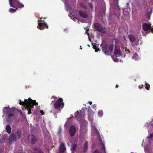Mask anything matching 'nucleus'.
<instances>
[{
    "label": "nucleus",
    "mask_w": 153,
    "mask_h": 153,
    "mask_svg": "<svg viewBox=\"0 0 153 153\" xmlns=\"http://www.w3.org/2000/svg\"><path fill=\"white\" fill-rule=\"evenodd\" d=\"M64 103L62 98L59 99L54 105V109L51 110L50 112L53 113L55 116L56 113H58L61 112L62 109L64 107Z\"/></svg>",
    "instance_id": "obj_1"
},
{
    "label": "nucleus",
    "mask_w": 153,
    "mask_h": 153,
    "mask_svg": "<svg viewBox=\"0 0 153 153\" xmlns=\"http://www.w3.org/2000/svg\"><path fill=\"white\" fill-rule=\"evenodd\" d=\"M9 1L10 7L16 8V9L10 8L9 9V11L10 13L16 12L17 7L21 8L23 7L24 6V5L20 3L19 0H9Z\"/></svg>",
    "instance_id": "obj_2"
},
{
    "label": "nucleus",
    "mask_w": 153,
    "mask_h": 153,
    "mask_svg": "<svg viewBox=\"0 0 153 153\" xmlns=\"http://www.w3.org/2000/svg\"><path fill=\"white\" fill-rule=\"evenodd\" d=\"M33 101L35 102L36 103V100H32L30 98H29L28 100L25 99L24 102L21 101L19 104L21 105H24L25 107V106L26 107H31V104H32Z\"/></svg>",
    "instance_id": "obj_3"
},
{
    "label": "nucleus",
    "mask_w": 153,
    "mask_h": 153,
    "mask_svg": "<svg viewBox=\"0 0 153 153\" xmlns=\"http://www.w3.org/2000/svg\"><path fill=\"white\" fill-rule=\"evenodd\" d=\"M40 19H42V18H40ZM44 22V20H38V25L37 26L38 28L41 30H43L45 28H48V27L47 24L45 22Z\"/></svg>",
    "instance_id": "obj_4"
},
{
    "label": "nucleus",
    "mask_w": 153,
    "mask_h": 153,
    "mask_svg": "<svg viewBox=\"0 0 153 153\" xmlns=\"http://www.w3.org/2000/svg\"><path fill=\"white\" fill-rule=\"evenodd\" d=\"M15 108L13 107L12 108L8 107H4L3 108V112L4 114H7L9 113L13 112Z\"/></svg>",
    "instance_id": "obj_5"
},
{
    "label": "nucleus",
    "mask_w": 153,
    "mask_h": 153,
    "mask_svg": "<svg viewBox=\"0 0 153 153\" xmlns=\"http://www.w3.org/2000/svg\"><path fill=\"white\" fill-rule=\"evenodd\" d=\"M77 113L75 116L76 118L78 121H80L85 117V112L80 111L79 112L78 111Z\"/></svg>",
    "instance_id": "obj_6"
},
{
    "label": "nucleus",
    "mask_w": 153,
    "mask_h": 153,
    "mask_svg": "<svg viewBox=\"0 0 153 153\" xmlns=\"http://www.w3.org/2000/svg\"><path fill=\"white\" fill-rule=\"evenodd\" d=\"M28 138L29 141H30L31 143L32 144H35L36 141V137L33 135H29Z\"/></svg>",
    "instance_id": "obj_7"
},
{
    "label": "nucleus",
    "mask_w": 153,
    "mask_h": 153,
    "mask_svg": "<svg viewBox=\"0 0 153 153\" xmlns=\"http://www.w3.org/2000/svg\"><path fill=\"white\" fill-rule=\"evenodd\" d=\"M76 131V128L74 126H71L69 129V132L70 135L73 137L75 134Z\"/></svg>",
    "instance_id": "obj_8"
},
{
    "label": "nucleus",
    "mask_w": 153,
    "mask_h": 153,
    "mask_svg": "<svg viewBox=\"0 0 153 153\" xmlns=\"http://www.w3.org/2000/svg\"><path fill=\"white\" fill-rule=\"evenodd\" d=\"M100 46L102 47V51L104 52V53L106 55H108L109 53L108 50V46L106 45L103 46L101 44Z\"/></svg>",
    "instance_id": "obj_9"
},
{
    "label": "nucleus",
    "mask_w": 153,
    "mask_h": 153,
    "mask_svg": "<svg viewBox=\"0 0 153 153\" xmlns=\"http://www.w3.org/2000/svg\"><path fill=\"white\" fill-rule=\"evenodd\" d=\"M32 104H31V107H26V108H27L28 110V114H30L31 113V111H33L32 108L34 107V105H37L38 103L37 102H36L35 103L34 101L32 102Z\"/></svg>",
    "instance_id": "obj_10"
},
{
    "label": "nucleus",
    "mask_w": 153,
    "mask_h": 153,
    "mask_svg": "<svg viewBox=\"0 0 153 153\" xmlns=\"http://www.w3.org/2000/svg\"><path fill=\"white\" fill-rule=\"evenodd\" d=\"M59 150L60 153H63L66 150V148L64 143H61L59 146Z\"/></svg>",
    "instance_id": "obj_11"
},
{
    "label": "nucleus",
    "mask_w": 153,
    "mask_h": 153,
    "mask_svg": "<svg viewBox=\"0 0 153 153\" xmlns=\"http://www.w3.org/2000/svg\"><path fill=\"white\" fill-rule=\"evenodd\" d=\"M143 28L145 31H147L149 30L150 27V25L146 23H144L143 24Z\"/></svg>",
    "instance_id": "obj_12"
},
{
    "label": "nucleus",
    "mask_w": 153,
    "mask_h": 153,
    "mask_svg": "<svg viewBox=\"0 0 153 153\" xmlns=\"http://www.w3.org/2000/svg\"><path fill=\"white\" fill-rule=\"evenodd\" d=\"M94 26L95 28L97 31L100 32L101 31L102 28L101 25L100 24L97 23H96L95 24Z\"/></svg>",
    "instance_id": "obj_13"
},
{
    "label": "nucleus",
    "mask_w": 153,
    "mask_h": 153,
    "mask_svg": "<svg viewBox=\"0 0 153 153\" xmlns=\"http://www.w3.org/2000/svg\"><path fill=\"white\" fill-rule=\"evenodd\" d=\"M114 55H116L117 56H120L121 54V52L119 49H117L116 46H115V49L114 52Z\"/></svg>",
    "instance_id": "obj_14"
},
{
    "label": "nucleus",
    "mask_w": 153,
    "mask_h": 153,
    "mask_svg": "<svg viewBox=\"0 0 153 153\" xmlns=\"http://www.w3.org/2000/svg\"><path fill=\"white\" fill-rule=\"evenodd\" d=\"M78 13L79 16L82 18H86L88 17L87 14L82 11H79Z\"/></svg>",
    "instance_id": "obj_15"
},
{
    "label": "nucleus",
    "mask_w": 153,
    "mask_h": 153,
    "mask_svg": "<svg viewBox=\"0 0 153 153\" xmlns=\"http://www.w3.org/2000/svg\"><path fill=\"white\" fill-rule=\"evenodd\" d=\"M128 38L129 40L131 42H133L136 40V38L135 37L132 35H130L128 36Z\"/></svg>",
    "instance_id": "obj_16"
},
{
    "label": "nucleus",
    "mask_w": 153,
    "mask_h": 153,
    "mask_svg": "<svg viewBox=\"0 0 153 153\" xmlns=\"http://www.w3.org/2000/svg\"><path fill=\"white\" fill-rule=\"evenodd\" d=\"M10 139L12 141H16V135L14 134H11L10 136Z\"/></svg>",
    "instance_id": "obj_17"
},
{
    "label": "nucleus",
    "mask_w": 153,
    "mask_h": 153,
    "mask_svg": "<svg viewBox=\"0 0 153 153\" xmlns=\"http://www.w3.org/2000/svg\"><path fill=\"white\" fill-rule=\"evenodd\" d=\"M6 132L8 134H10L11 133V128L10 125L8 124L6 126Z\"/></svg>",
    "instance_id": "obj_18"
},
{
    "label": "nucleus",
    "mask_w": 153,
    "mask_h": 153,
    "mask_svg": "<svg viewBox=\"0 0 153 153\" xmlns=\"http://www.w3.org/2000/svg\"><path fill=\"white\" fill-rule=\"evenodd\" d=\"M88 143L87 141L85 142L83 152H87L88 147Z\"/></svg>",
    "instance_id": "obj_19"
},
{
    "label": "nucleus",
    "mask_w": 153,
    "mask_h": 153,
    "mask_svg": "<svg viewBox=\"0 0 153 153\" xmlns=\"http://www.w3.org/2000/svg\"><path fill=\"white\" fill-rule=\"evenodd\" d=\"M35 152L33 153H44L41 149H39L37 148H35L34 149Z\"/></svg>",
    "instance_id": "obj_20"
},
{
    "label": "nucleus",
    "mask_w": 153,
    "mask_h": 153,
    "mask_svg": "<svg viewBox=\"0 0 153 153\" xmlns=\"http://www.w3.org/2000/svg\"><path fill=\"white\" fill-rule=\"evenodd\" d=\"M22 133L20 131H17L16 132V137L18 139H20L21 137Z\"/></svg>",
    "instance_id": "obj_21"
},
{
    "label": "nucleus",
    "mask_w": 153,
    "mask_h": 153,
    "mask_svg": "<svg viewBox=\"0 0 153 153\" xmlns=\"http://www.w3.org/2000/svg\"><path fill=\"white\" fill-rule=\"evenodd\" d=\"M114 46L113 45H110L108 46V49L110 51L112 52L113 51Z\"/></svg>",
    "instance_id": "obj_22"
},
{
    "label": "nucleus",
    "mask_w": 153,
    "mask_h": 153,
    "mask_svg": "<svg viewBox=\"0 0 153 153\" xmlns=\"http://www.w3.org/2000/svg\"><path fill=\"white\" fill-rule=\"evenodd\" d=\"M100 145L102 146V149L103 150V152H105V147L104 146V144L102 142H101L100 143Z\"/></svg>",
    "instance_id": "obj_23"
},
{
    "label": "nucleus",
    "mask_w": 153,
    "mask_h": 153,
    "mask_svg": "<svg viewBox=\"0 0 153 153\" xmlns=\"http://www.w3.org/2000/svg\"><path fill=\"white\" fill-rule=\"evenodd\" d=\"M14 111H13V112L9 113V114H8V117L10 119L11 117L13 116L14 115Z\"/></svg>",
    "instance_id": "obj_24"
},
{
    "label": "nucleus",
    "mask_w": 153,
    "mask_h": 153,
    "mask_svg": "<svg viewBox=\"0 0 153 153\" xmlns=\"http://www.w3.org/2000/svg\"><path fill=\"white\" fill-rule=\"evenodd\" d=\"M150 14L151 13L149 11L147 12L146 13V18L149 19L150 16Z\"/></svg>",
    "instance_id": "obj_25"
},
{
    "label": "nucleus",
    "mask_w": 153,
    "mask_h": 153,
    "mask_svg": "<svg viewBox=\"0 0 153 153\" xmlns=\"http://www.w3.org/2000/svg\"><path fill=\"white\" fill-rule=\"evenodd\" d=\"M76 145L75 144L73 145L71 147V150L75 151L76 149Z\"/></svg>",
    "instance_id": "obj_26"
},
{
    "label": "nucleus",
    "mask_w": 153,
    "mask_h": 153,
    "mask_svg": "<svg viewBox=\"0 0 153 153\" xmlns=\"http://www.w3.org/2000/svg\"><path fill=\"white\" fill-rule=\"evenodd\" d=\"M146 88L147 90H149L150 89V85L149 84L146 83L145 84Z\"/></svg>",
    "instance_id": "obj_27"
},
{
    "label": "nucleus",
    "mask_w": 153,
    "mask_h": 153,
    "mask_svg": "<svg viewBox=\"0 0 153 153\" xmlns=\"http://www.w3.org/2000/svg\"><path fill=\"white\" fill-rule=\"evenodd\" d=\"M99 116H102L103 115V111L102 110H100L98 112V113Z\"/></svg>",
    "instance_id": "obj_28"
},
{
    "label": "nucleus",
    "mask_w": 153,
    "mask_h": 153,
    "mask_svg": "<svg viewBox=\"0 0 153 153\" xmlns=\"http://www.w3.org/2000/svg\"><path fill=\"white\" fill-rule=\"evenodd\" d=\"M95 47L94 46H93V48L95 49V51L96 52H98V51H99L100 49H99V48H96L95 47V48H94Z\"/></svg>",
    "instance_id": "obj_29"
},
{
    "label": "nucleus",
    "mask_w": 153,
    "mask_h": 153,
    "mask_svg": "<svg viewBox=\"0 0 153 153\" xmlns=\"http://www.w3.org/2000/svg\"><path fill=\"white\" fill-rule=\"evenodd\" d=\"M17 111L19 112V113L20 114L21 116H23V113L22 112V111L20 110H18Z\"/></svg>",
    "instance_id": "obj_30"
},
{
    "label": "nucleus",
    "mask_w": 153,
    "mask_h": 153,
    "mask_svg": "<svg viewBox=\"0 0 153 153\" xmlns=\"http://www.w3.org/2000/svg\"><path fill=\"white\" fill-rule=\"evenodd\" d=\"M89 6L91 7V8L92 9L93 8V5H92V3H89Z\"/></svg>",
    "instance_id": "obj_31"
},
{
    "label": "nucleus",
    "mask_w": 153,
    "mask_h": 153,
    "mask_svg": "<svg viewBox=\"0 0 153 153\" xmlns=\"http://www.w3.org/2000/svg\"><path fill=\"white\" fill-rule=\"evenodd\" d=\"M149 30H150L151 32H152V33H153V26L151 27L150 26V27Z\"/></svg>",
    "instance_id": "obj_32"
},
{
    "label": "nucleus",
    "mask_w": 153,
    "mask_h": 153,
    "mask_svg": "<svg viewBox=\"0 0 153 153\" xmlns=\"http://www.w3.org/2000/svg\"><path fill=\"white\" fill-rule=\"evenodd\" d=\"M125 52H126V53H130V51L128 49H126Z\"/></svg>",
    "instance_id": "obj_33"
},
{
    "label": "nucleus",
    "mask_w": 153,
    "mask_h": 153,
    "mask_svg": "<svg viewBox=\"0 0 153 153\" xmlns=\"http://www.w3.org/2000/svg\"><path fill=\"white\" fill-rule=\"evenodd\" d=\"M40 112L41 113V114H42V115H44L45 114L44 112L42 110H41L40 111Z\"/></svg>",
    "instance_id": "obj_34"
},
{
    "label": "nucleus",
    "mask_w": 153,
    "mask_h": 153,
    "mask_svg": "<svg viewBox=\"0 0 153 153\" xmlns=\"http://www.w3.org/2000/svg\"><path fill=\"white\" fill-rule=\"evenodd\" d=\"M81 7H83V8H84L85 9H86L87 8L86 6L85 5H83L81 6Z\"/></svg>",
    "instance_id": "obj_35"
},
{
    "label": "nucleus",
    "mask_w": 153,
    "mask_h": 153,
    "mask_svg": "<svg viewBox=\"0 0 153 153\" xmlns=\"http://www.w3.org/2000/svg\"><path fill=\"white\" fill-rule=\"evenodd\" d=\"M152 134H150V136L148 137L147 138L149 139H150L152 138Z\"/></svg>",
    "instance_id": "obj_36"
},
{
    "label": "nucleus",
    "mask_w": 153,
    "mask_h": 153,
    "mask_svg": "<svg viewBox=\"0 0 153 153\" xmlns=\"http://www.w3.org/2000/svg\"><path fill=\"white\" fill-rule=\"evenodd\" d=\"M143 85H140L139 86V88L141 89L142 88H143Z\"/></svg>",
    "instance_id": "obj_37"
},
{
    "label": "nucleus",
    "mask_w": 153,
    "mask_h": 153,
    "mask_svg": "<svg viewBox=\"0 0 153 153\" xmlns=\"http://www.w3.org/2000/svg\"><path fill=\"white\" fill-rule=\"evenodd\" d=\"M93 153H100L97 150H95Z\"/></svg>",
    "instance_id": "obj_38"
},
{
    "label": "nucleus",
    "mask_w": 153,
    "mask_h": 153,
    "mask_svg": "<svg viewBox=\"0 0 153 153\" xmlns=\"http://www.w3.org/2000/svg\"><path fill=\"white\" fill-rule=\"evenodd\" d=\"M93 108H95L96 107V105L95 104H94L93 105Z\"/></svg>",
    "instance_id": "obj_39"
},
{
    "label": "nucleus",
    "mask_w": 153,
    "mask_h": 153,
    "mask_svg": "<svg viewBox=\"0 0 153 153\" xmlns=\"http://www.w3.org/2000/svg\"><path fill=\"white\" fill-rule=\"evenodd\" d=\"M89 103L90 105H91L92 104V102L91 101H89L88 102Z\"/></svg>",
    "instance_id": "obj_40"
},
{
    "label": "nucleus",
    "mask_w": 153,
    "mask_h": 153,
    "mask_svg": "<svg viewBox=\"0 0 153 153\" xmlns=\"http://www.w3.org/2000/svg\"><path fill=\"white\" fill-rule=\"evenodd\" d=\"M71 116V117H70L69 118H68V120H69V119H71V118H73V117H73V116Z\"/></svg>",
    "instance_id": "obj_41"
},
{
    "label": "nucleus",
    "mask_w": 153,
    "mask_h": 153,
    "mask_svg": "<svg viewBox=\"0 0 153 153\" xmlns=\"http://www.w3.org/2000/svg\"><path fill=\"white\" fill-rule=\"evenodd\" d=\"M118 87V85H117L116 86V88H117Z\"/></svg>",
    "instance_id": "obj_42"
},
{
    "label": "nucleus",
    "mask_w": 153,
    "mask_h": 153,
    "mask_svg": "<svg viewBox=\"0 0 153 153\" xmlns=\"http://www.w3.org/2000/svg\"><path fill=\"white\" fill-rule=\"evenodd\" d=\"M80 48L81 49H82V48L81 47V46H80Z\"/></svg>",
    "instance_id": "obj_43"
},
{
    "label": "nucleus",
    "mask_w": 153,
    "mask_h": 153,
    "mask_svg": "<svg viewBox=\"0 0 153 153\" xmlns=\"http://www.w3.org/2000/svg\"><path fill=\"white\" fill-rule=\"evenodd\" d=\"M54 100H54H54H52V103H52L53 102H54Z\"/></svg>",
    "instance_id": "obj_44"
},
{
    "label": "nucleus",
    "mask_w": 153,
    "mask_h": 153,
    "mask_svg": "<svg viewBox=\"0 0 153 153\" xmlns=\"http://www.w3.org/2000/svg\"><path fill=\"white\" fill-rule=\"evenodd\" d=\"M117 6L118 7V3H117Z\"/></svg>",
    "instance_id": "obj_45"
},
{
    "label": "nucleus",
    "mask_w": 153,
    "mask_h": 153,
    "mask_svg": "<svg viewBox=\"0 0 153 153\" xmlns=\"http://www.w3.org/2000/svg\"><path fill=\"white\" fill-rule=\"evenodd\" d=\"M118 0H117V3H118Z\"/></svg>",
    "instance_id": "obj_46"
},
{
    "label": "nucleus",
    "mask_w": 153,
    "mask_h": 153,
    "mask_svg": "<svg viewBox=\"0 0 153 153\" xmlns=\"http://www.w3.org/2000/svg\"><path fill=\"white\" fill-rule=\"evenodd\" d=\"M131 153H133V152H131Z\"/></svg>",
    "instance_id": "obj_47"
}]
</instances>
